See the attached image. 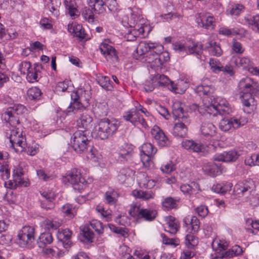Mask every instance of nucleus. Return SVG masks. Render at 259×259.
Here are the masks:
<instances>
[{"mask_svg":"<svg viewBox=\"0 0 259 259\" xmlns=\"http://www.w3.org/2000/svg\"><path fill=\"white\" fill-rule=\"evenodd\" d=\"M257 87V83L249 77L242 78L238 83L241 94L240 97L243 105L244 112L249 114L255 109L256 103L252 96L253 90Z\"/></svg>","mask_w":259,"mask_h":259,"instance_id":"obj_1","label":"nucleus"},{"mask_svg":"<svg viewBox=\"0 0 259 259\" xmlns=\"http://www.w3.org/2000/svg\"><path fill=\"white\" fill-rule=\"evenodd\" d=\"M172 114L175 120H177L173 128V135L179 137H185L188 131L187 126L190 123L188 113L184 110L182 104L176 102L172 106Z\"/></svg>","mask_w":259,"mask_h":259,"instance_id":"obj_2","label":"nucleus"},{"mask_svg":"<svg viewBox=\"0 0 259 259\" xmlns=\"http://www.w3.org/2000/svg\"><path fill=\"white\" fill-rule=\"evenodd\" d=\"M211 246L215 254V257L212 259L232 258L239 256L243 253L242 248L239 245H235L231 249L227 250L229 243L224 239H214Z\"/></svg>","mask_w":259,"mask_h":259,"instance_id":"obj_3","label":"nucleus"},{"mask_svg":"<svg viewBox=\"0 0 259 259\" xmlns=\"http://www.w3.org/2000/svg\"><path fill=\"white\" fill-rule=\"evenodd\" d=\"M71 102L67 108V112L76 113L82 112L90 105L91 95L89 92L82 89H78L71 95Z\"/></svg>","mask_w":259,"mask_h":259,"instance_id":"obj_4","label":"nucleus"},{"mask_svg":"<svg viewBox=\"0 0 259 259\" xmlns=\"http://www.w3.org/2000/svg\"><path fill=\"white\" fill-rule=\"evenodd\" d=\"M119 126V123L117 120L104 118L95 126L94 133L100 139H107L116 132Z\"/></svg>","mask_w":259,"mask_h":259,"instance_id":"obj_5","label":"nucleus"},{"mask_svg":"<svg viewBox=\"0 0 259 259\" xmlns=\"http://www.w3.org/2000/svg\"><path fill=\"white\" fill-rule=\"evenodd\" d=\"M140 112L144 114L146 117H148L150 115L146 108L143 107L141 105H139L125 112L123 117L125 120L130 122L135 126L141 125L142 127L147 128L148 127V125L146 119L140 114Z\"/></svg>","mask_w":259,"mask_h":259,"instance_id":"obj_6","label":"nucleus"},{"mask_svg":"<svg viewBox=\"0 0 259 259\" xmlns=\"http://www.w3.org/2000/svg\"><path fill=\"white\" fill-rule=\"evenodd\" d=\"M169 59L167 52H163V47L156 46L154 52L150 53L145 57V61L149 64V67L155 70H159L162 64Z\"/></svg>","mask_w":259,"mask_h":259,"instance_id":"obj_7","label":"nucleus"},{"mask_svg":"<svg viewBox=\"0 0 259 259\" xmlns=\"http://www.w3.org/2000/svg\"><path fill=\"white\" fill-rule=\"evenodd\" d=\"M90 132L87 130H78L73 135L71 140V147L77 153H83L91 149L89 139Z\"/></svg>","mask_w":259,"mask_h":259,"instance_id":"obj_8","label":"nucleus"},{"mask_svg":"<svg viewBox=\"0 0 259 259\" xmlns=\"http://www.w3.org/2000/svg\"><path fill=\"white\" fill-rule=\"evenodd\" d=\"M26 112L27 109L23 105L15 104L7 109L4 114V119L10 125H17L20 122V116Z\"/></svg>","mask_w":259,"mask_h":259,"instance_id":"obj_9","label":"nucleus"},{"mask_svg":"<svg viewBox=\"0 0 259 259\" xmlns=\"http://www.w3.org/2000/svg\"><path fill=\"white\" fill-rule=\"evenodd\" d=\"M62 181L66 185L71 184L74 190L79 192L87 186V182L81 177L80 171L77 169H72L68 174L63 176Z\"/></svg>","mask_w":259,"mask_h":259,"instance_id":"obj_10","label":"nucleus"},{"mask_svg":"<svg viewBox=\"0 0 259 259\" xmlns=\"http://www.w3.org/2000/svg\"><path fill=\"white\" fill-rule=\"evenodd\" d=\"M10 133L9 136L10 142L11 146L14 148L16 152H23L26 148V140L22 134V130L16 126L11 125Z\"/></svg>","mask_w":259,"mask_h":259,"instance_id":"obj_11","label":"nucleus"},{"mask_svg":"<svg viewBox=\"0 0 259 259\" xmlns=\"http://www.w3.org/2000/svg\"><path fill=\"white\" fill-rule=\"evenodd\" d=\"M248 122V118L246 117H233L223 118L219 122L220 129L225 132L239 128Z\"/></svg>","mask_w":259,"mask_h":259,"instance_id":"obj_12","label":"nucleus"},{"mask_svg":"<svg viewBox=\"0 0 259 259\" xmlns=\"http://www.w3.org/2000/svg\"><path fill=\"white\" fill-rule=\"evenodd\" d=\"M145 20L141 15V11L138 9L134 8L132 10L131 18L129 23L131 27H134L135 29L133 30L136 37V35H143L144 33Z\"/></svg>","mask_w":259,"mask_h":259,"instance_id":"obj_13","label":"nucleus"},{"mask_svg":"<svg viewBox=\"0 0 259 259\" xmlns=\"http://www.w3.org/2000/svg\"><path fill=\"white\" fill-rule=\"evenodd\" d=\"M34 229L29 226L23 227L17 235L18 243L21 247L30 246L34 240Z\"/></svg>","mask_w":259,"mask_h":259,"instance_id":"obj_14","label":"nucleus"},{"mask_svg":"<svg viewBox=\"0 0 259 259\" xmlns=\"http://www.w3.org/2000/svg\"><path fill=\"white\" fill-rule=\"evenodd\" d=\"M204 108H205V111L209 114L213 113L214 111L220 114H221L222 112H229V103L228 101L225 99L220 97L217 98L214 102L210 105L204 104Z\"/></svg>","mask_w":259,"mask_h":259,"instance_id":"obj_15","label":"nucleus"},{"mask_svg":"<svg viewBox=\"0 0 259 259\" xmlns=\"http://www.w3.org/2000/svg\"><path fill=\"white\" fill-rule=\"evenodd\" d=\"M198 26L206 29H213L215 25V19L209 13H199L196 15Z\"/></svg>","mask_w":259,"mask_h":259,"instance_id":"obj_16","label":"nucleus"},{"mask_svg":"<svg viewBox=\"0 0 259 259\" xmlns=\"http://www.w3.org/2000/svg\"><path fill=\"white\" fill-rule=\"evenodd\" d=\"M159 44L152 42H147L146 41H141L137 47L136 53L134 54V58L137 60H141L145 57L144 55L147 53L154 52L156 46Z\"/></svg>","mask_w":259,"mask_h":259,"instance_id":"obj_17","label":"nucleus"},{"mask_svg":"<svg viewBox=\"0 0 259 259\" xmlns=\"http://www.w3.org/2000/svg\"><path fill=\"white\" fill-rule=\"evenodd\" d=\"M109 40L105 39L100 45V50L107 60L110 61H117L118 56L115 49L110 45Z\"/></svg>","mask_w":259,"mask_h":259,"instance_id":"obj_18","label":"nucleus"},{"mask_svg":"<svg viewBox=\"0 0 259 259\" xmlns=\"http://www.w3.org/2000/svg\"><path fill=\"white\" fill-rule=\"evenodd\" d=\"M151 134L155 141L160 147L168 146L170 144V141L164 133L159 127L154 125L151 131Z\"/></svg>","mask_w":259,"mask_h":259,"instance_id":"obj_19","label":"nucleus"},{"mask_svg":"<svg viewBox=\"0 0 259 259\" xmlns=\"http://www.w3.org/2000/svg\"><path fill=\"white\" fill-rule=\"evenodd\" d=\"M182 147L190 152L201 153L207 151L206 147L210 148L208 146H205L198 141L186 140L182 143Z\"/></svg>","mask_w":259,"mask_h":259,"instance_id":"obj_20","label":"nucleus"},{"mask_svg":"<svg viewBox=\"0 0 259 259\" xmlns=\"http://www.w3.org/2000/svg\"><path fill=\"white\" fill-rule=\"evenodd\" d=\"M254 188V185L251 180L245 181L237 184L235 186V190L238 195L247 197Z\"/></svg>","mask_w":259,"mask_h":259,"instance_id":"obj_21","label":"nucleus"},{"mask_svg":"<svg viewBox=\"0 0 259 259\" xmlns=\"http://www.w3.org/2000/svg\"><path fill=\"white\" fill-rule=\"evenodd\" d=\"M239 155L240 154L237 151L233 150L222 153L217 154L214 156L213 159L218 161L230 162L236 161Z\"/></svg>","mask_w":259,"mask_h":259,"instance_id":"obj_22","label":"nucleus"},{"mask_svg":"<svg viewBox=\"0 0 259 259\" xmlns=\"http://www.w3.org/2000/svg\"><path fill=\"white\" fill-rule=\"evenodd\" d=\"M57 237L59 240L62 242L64 248H67L71 245L72 232L69 229H59L57 234Z\"/></svg>","mask_w":259,"mask_h":259,"instance_id":"obj_23","label":"nucleus"},{"mask_svg":"<svg viewBox=\"0 0 259 259\" xmlns=\"http://www.w3.org/2000/svg\"><path fill=\"white\" fill-rule=\"evenodd\" d=\"M180 190L184 195L189 196L196 195L201 191L199 185L195 182H192L189 184H182L180 186Z\"/></svg>","mask_w":259,"mask_h":259,"instance_id":"obj_24","label":"nucleus"},{"mask_svg":"<svg viewBox=\"0 0 259 259\" xmlns=\"http://www.w3.org/2000/svg\"><path fill=\"white\" fill-rule=\"evenodd\" d=\"M44 199L41 201V207L46 209L54 208L53 200L55 199V193L52 191H44L41 193Z\"/></svg>","mask_w":259,"mask_h":259,"instance_id":"obj_25","label":"nucleus"},{"mask_svg":"<svg viewBox=\"0 0 259 259\" xmlns=\"http://www.w3.org/2000/svg\"><path fill=\"white\" fill-rule=\"evenodd\" d=\"M42 66L39 64H34L29 70L26 75V79L31 83L36 82L40 77V70Z\"/></svg>","mask_w":259,"mask_h":259,"instance_id":"obj_26","label":"nucleus"},{"mask_svg":"<svg viewBox=\"0 0 259 259\" xmlns=\"http://www.w3.org/2000/svg\"><path fill=\"white\" fill-rule=\"evenodd\" d=\"M231 61L235 65L242 69L248 70L249 68L253 63L247 57H239L236 56H233L231 58Z\"/></svg>","mask_w":259,"mask_h":259,"instance_id":"obj_27","label":"nucleus"},{"mask_svg":"<svg viewBox=\"0 0 259 259\" xmlns=\"http://www.w3.org/2000/svg\"><path fill=\"white\" fill-rule=\"evenodd\" d=\"M200 131L201 134L206 137L213 138L217 134L216 127L212 123L208 122L202 123Z\"/></svg>","mask_w":259,"mask_h":259,"instance_id":"obj_28","label":"nucleus"},{"mask_svg":"<svg viewBox=\"0 0 259 259\" xmlns=\"http://www.w3.org/2000/svg\"><path fill=\"white\" fill-rule=\"evenodd\" d=\"M92 122L93 118L90 115L83 113L81 114L80 117L77 120V126L79 128L88 131V130L92 126Z\"/></svg>","mask_w":259,"mask_h":259,"instance_id":"obj_29","label":"nucleus"},{"mask_svg":"<svg viewBox=\"0 0 259 259\" xmlns=\"http://www.w3.org/2000/svg\"><path fill=\"white\" fill-rule=\"evenodd\" d=\"M133 146L128 144L123 145L119 151V157L121 161H126L129 159L133 154Z\"/></svg>","mask_w":259,"mask_h":259,"instance_id":"obj_30","label":"nucleus"},{"mask_svg":"<svg viewBox=\"0 0 259 259\" xmlns=\"http://www.w3.org/2000/svg\"><path fill=\"white\" fill-rule=\"evenodd\" d=\"M68 32L74 36L81 39L85 38L84 31L81 25L76 23L69 24L67 26Z\"/></svg>","mask_w":259,"mask_h":259,"instance_id":"obj_31","label":"nucleus"},{"mask_svg":"<svg viewBox=\"0 0 259 259\" xmlns=\"http://www.w3.org/2000/svg\"><path fill=\"white\" fill-rule=\"evenodd\" d=\"M202 170L205 174L212 177H215L221 173L220 167L215 163H207L204 164Z\"/></svg>","mask_w":259,"mask_h":259,"instance_id":"obj_32","label":"nucleus"},{"mask_svg":"<svg viewBox=\"0 0 259 259\" xmlns=\"http://www.w3.org/2000/svg\"><path fill=\"white\" fill-rule=\"evenodd\" d=\"M188 87V83L183 80H178L176 83L169 84V90L176 94H183Z\"/></svg>","mask_w":259,"mask_h":259,"instance_id":"obj_33","label":"nucleus"},{"mask_svg":"<svg viewBox=\"0 0 259 259\" xmlns=\"http://www.w3.org/2000/svg\"><path fill=\"white\" fill-rule=\"evenodd\" d=\"M133 195L135 197L145 201L153 199L155 196V193L151 190H135L133 191Z\"/></svg>","mask_w":259,"mask_h":259,"instance_id":"obj_34","label":"nucleus"},{"mask_svg":"<svg viewBox=\"0 0 259 259\" xmlns=\"http://www.w3.org/2000/svg\"><path fill=\"white\" fill-rule=\"evenodd\" d=\"M23 176V169L21 167H17L13 169V181L21 186L27 187L28 183L24 181L22 178Z\"/></svg>","mask_w":259,"mask_h":259,"instance_id":"obj_35","label":"nucleus"},{"mask_svg":"<svg viewBox=\"0 0 259 259\" xmlns=\"http://www.w3.org/2000/svg\"><path fill=\"white\" fill-rule=\"evenodd\" d=\"M165 221L168 226L167 231L171 234H176L179 229V224L177 220L172 216H168L166 218Z\"/></svg>","mask_w":259,"mask_h":259,"instance_id":"obj_36","label":"nucleus"},{"mask_svg":"<svg viewBox=\"0 0 259 259\" xmlns=\"http://www.w3.org/2000/svg\"><path fill=\"white\" fill-rule=\"evenodd\" d=\"M42 253L45 257L60 258L63 256L64 252L60 250L58 248H45L42 249Z\"/></svg>","mask_w":259,"mask_h":259,"instance_id":"obj_37","label":"nucleus"},{"mask_svg":"<svg viewBox=\"0 0 259 259\" xmlns=\"http://www.w3.org/2000/svg\"><path fill=\"white\" fill-rule=\"evenodd\" d=\"M157 215V211L154 209L142 208L139 219H144L147 221H152Z\"/></svg>","mask_w":259,"mask_h":259,"instance_id":"obj_38","label":"nucleus"},{"mask_svg":"<svg viewBox=\"0 0 259 259\" xmlns=\"http://www.w3.org/2000/svg\"><path fill=\"white\" fill-rule=\"evenodd\" d=\"M64 4L68 14L71 17L78 16L77 5L74 0H64Z\"/></svg>","mask_w":259,"mask_h":259,"instance_id":"obj_39","label":"nucleus"},{"mask_svg":"<svg viewBox=\"0 0 259 259\" xmlns=\"http://www.w3.org/2000/svg\"><path fill=\"white\" fill-rule=\"evenodd\" d=\"M90 8L98 14L102 13L105 10L104 0H88Z\"/></svg>","mask_w":259,"mask_h":259,"instance_id":"obj_40","label":"nucleus"},{"mask_svg":"<svg viewBox=\"0 0 259 259\" xmlns=\"http://www.w3.org/2000/svg\"><path fill=\"white\" fill-rule=\"evenodd\" d=\"M152 81L156 83L158 87L167 86L169 89V84L172 83V82L165 75L161 74H157L152 78Z\"/></svg>","mask_w":259,"mask_h":259,"instance_id":"obj_41","label":"nucleus"},{"mask_svg":"<svg viewBox=\"0 0 259 259\" xmlns=\"http://www.w3.org/2000/svg\"><path fill=\"white\" fill-rule=\"evenodd\" d=\"M232 184L230 182L223 183L214 185L212 189L216 193L224 194L228 191H231L232 187Z\"/></svg>","mask_w":259,"mask_h":259,"instance_id":"obj_42","label":"nucleus"},{"mask_svg":"<svg viewBox=\"0 0 259 259\" xmlns=\"http://www.w3.org/2000/svg\"><path fill=\"white\" fill-rule=\"evenodd\" d=\"M53 239L51 232H45L40 234L37 243L39 247H43L44 246L50 244L53 242Z\"/></svg>","mask_w":259,"mask_h":259,"instance_id":"obj_43","label":"nucleus"},{"mask_svg":"<svg viewBox=\"0 0 259 259\" xmlns=\"http://www.w3.org/2000/svg\"><path fill=\"white\" fill-rule=\"evenodd\" d=\"M43 225L46 230L51 232L59 228L61 225V223L56 220L48 219L44 221Z\"/></svg>","mask_w":259,"mask_h":259,"instance_id":"obj_44","label":"nucleus"},{"mask_svg":"<svg viewBox=\"0 0 259 259\" xmlns=\"http://www.w3.org/2000/svg\"><path fill=\"white\" fill-rule=\"evenodd\" d=\"M206 47L209 49V52L213 56H220L222 54L221 47L214 41L208 42Z\"/></svg>","mask_w":259,"mask_h":259,"instance_id":"obj_45","label":"nucleus"},{"mask_svg":"<svg viewBox=\"0 0 259 259\" xmlns=\"http://www.w3.org/2000/svg\"><path fill=\"white\" fill-rule=\"evenodd\" d=\"M61 210L65 216L70 219L73 218L76 213V209L72 204H66L62 206Z\"/></svg>","mask_w":259,"mask_h":259,"instance_id":"obj_46","label":"nucleus"},{"mask_svg":"<svg viewBox=\"0 0 259 259\" xmlns=\"http://www.w3.org/2000/svg\"><path fill=\"white\" fill-rule=\"evenodd\" d=\"M245 48L241 43L237 40L233 39L232 41L231 54L240 55L243 53Z\"/></svg>","mask_w":259,"mask_h":259,"instance_id":"obj_47","label":"nucleus"},{"mask_svg":"<svg viewBox=\"0 0 259 259\" xmlns=\"http://www.w3.org/2000/svg\"><path fill=\"white\" fill-rule=\"evenodd\" d=\"M132 170L125 167L121 169L117 176V179L120 183H124L132 175Z\"/></svg>","mask_w":259,"mask_h":259,"instance_id":"obj_48","label":"nucleus"},{"mask_svg":"<svg viewBox=\"0 0 259 259\" xmlns=\"http://www.w3.org/2000/svg\"><path fill=\"white\" fill-rule=\"evenodd\" d=\"M140 150L142 154L147 155H154L157 152V149L150 143L143 144L140 147Z\"/></svg>","mask_w":259,"mask_h":259,"instance_id":"obj_49","label":"nucleus"},{"mask_svg":"<svg viewBox=\"0 0 259 259\" xmlns=\"http://www.w3.org/2000/svg\"><path fill=\"white\" fill-rule=\"evenodd\" d=\"M188 54L199 55L202 52V45L198 43H193L191 45L187 44Z\"/></svg>","mask_w":259,"mask_h":259,"instance_id":"obj_50","label":"nucleus"},{"mask_svg":"<svg viewBox=\"0 0 259 259\" xmlns=\"http://www.w3.org/2000/svg\"><path fill=\"white\" fill-rule=\"evenodd\" d=\"M246 225L248 227L246 230L248 233L256 234L259 231V223L257 221H253L251 219H248L246 221Z\"/></svg>","mask_w":259,"mask_h":259,"instance_id":"obj_51","label":"nucleus"},{"mask_svg":"<svg viewBox=\"0 0 259 259\" xmlns=\"http://www.w3.org/2000/svg\"><path fill=\"white\" fill-rule=\"evenodd\" d=\"M98 82L103 88L111 91L113 88L112 81L107 76H101L98 78Z\"/></svg>","mask_w":259,"mask_h":259,"instance_id":"obj_52","label":"nucleus"},{"mask_svg":"<svg viewBox=\"0 0 259 259\" xmlns=\"http://www.w3.org/2000/svg\"><path fill=\"white\" fill-rule=\"evenodd\" d=\"M118 195L117 192L112 189H109L105 194L106 201L110 204H114L116 202Z\"/></svg>","mask_w":259,"mask_h":259,"instance_id":"obj_53","label":"nucleus"},{"mask_svg":"<svg viewBox=\"0 0 259 259\" xmlns=\"http://www.w3.org/2000/svg\"><path fill=\"white\" fill-rule=\"evenodd\" d=\"M173 49L181 56H185L188 54L187 44L176 42L173 45Z\"/></svg>","mask_w":259,"mask_h":259,"instance_id":"obj_54","label":"nucleus"},{"mask_svg":"<svg viewBox=\"0 0 259 259\" xmlns=\"http://www.w3.org/2000/svg\"><path fill=\"white\" fill-rule=\"evenodd\" d=\"M178 200L171 197L166 198L162 203V206L167 210L171 209L177 207Z\"/></svg>","mask_w":259,"mask_h":259,"instance_id":"obj_55","label":"nucleus"},{"mask_svg":"<svg viewBox=\"0 0 259 259\" xmlns=\"http://www.w3.org/2000/svg\"><path fill=\"white\" fill-rule=\"evenodd\" d=\"M197 238L192 234H188L185 237V244L189 249H193L197 245Z\"/></svg>","mask_w":259,"mask_h":259,"instance_id":"obj_56","label":"nucleus"},{"mask_svg":"<svg viewBox=\"0 0 259 259\" xmlns=\"http://www.w3.org/2000/svg\"><path fill=\"white\" fill-rule=\"evenodd\" d=\"M41 93L39 89L36 87L30 88L27 92L28 98L30 100H38Z\"/></svg>","mask_w":259,"mask_h":259,"instance_id":"obj_57","label":"nucleus"},{"mask_svg":"<svg viewBox=\"0 0 259 259\" xmlns=\"http://www.w3.org/2000/svg\"><path fill=\"white\" fill-rule=\"evenodd\" d=\"M245 163L250 166L259 165V154H253L247 156L245 160Z\"/></svg>","mask_w":259,"mask_h":259,"instance_id":"obj_58","label":"nucleus"},{"mask_svg":"<svg viewBox=\"0 0 259 259\" xmlns=\"http://www.w3.org/2000/svg\"><path fill=\"white\" fill-rule=\"evenodd\" d=\"M196 91L200 96L207 95L213 92V88L210 85L202 84L197 87Z\"/></svg>","mask_w":259,"mask_h":259,"instance_id":"obj_59","label":"nucleus"},{"mask_svg":"<svg viewBox=\"0 0 259 259\" xmlns=\"http://www.w3.org/2000/svg\"><path fill=\"white\" fill-rule=\"evenodd\" d=\"M245 20L248 24L252 25L259 31V15L245 17Z\"/></svg>","mask_w":259,"mask_h":259,"instance_id":"obj_60","label":"nucleus"},{"mask_svg":"<svg viewBox=\"0 0 259 259\" xmlns=\"http://www.w3.org/2000/svg\"><path fill=\"white\" fill-rule=\"evenodd\" d=\"M90 225L97 234H101L103 233L104 228L103 224L99 221L93 220L90 222Z\"/></svg>","mask_w":259,"mask_h":259,"instance_id":"obj_61","label":"nucleus"},{"mask_svg":"<svg viewBox=\"0 0 259 259\" xmlns=\"http://www.w3.org/2000/svg\"><path fill=\"white\" fill-rule=\"evenodd\" d=\"M209 65L212 71L215 73L221 71L223 68L220 62L214 59H210Z\"/></svg>","mask_w":259,"mask_h":259,"instance_id":"obj_62","label":"nucleus"},{"mask_svg":"<svg viewBox=\"0 0 259 259\" xmlns=\"http://www.w3.org/2000/svg\"><path fill=\"white\" fill-rule=\"evenodd\" d=\"M1 176L4 181L8 180L10 177V169L7 164L0 166Z\"/></svg>","mask_w":259,"mask_h":259,"instance_id":"obj_63","label":"nucleus"},{"mask_svg":"<svg viewBox=\"0 0 259 259\" xmlns=\"http://www.w3.org/2000/svg\"><path fill=\"white\" fill-rule=\"evenodd\" d=\"M96 210L98 212L100 213L101 216L105 219V221L109 222L111 221V211L104 209L102 206L99 205L96 207Z\"/></svg>","mask_w":259,"mask_h":259,"instance_id":"obj_64","label":"nucleus"}]
</instances>
